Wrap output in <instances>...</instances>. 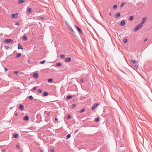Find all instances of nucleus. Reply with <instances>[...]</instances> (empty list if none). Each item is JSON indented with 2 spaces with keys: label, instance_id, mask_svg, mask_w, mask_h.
I'll use <instances>...</instances> for the list:
<instances>
[{
  "label": "nucleus",
  "instance_id": "39",
  "mask_svg": "<svg viewBox=\"0 0 152 152\" xmlns=\"http://www.w3.org/2000/svg\"><path fill=\"white\" fill-rule=\"evenodd\" d=\"M38 92L39 93H41L42 92V90L41 89H39L38 90Z\"/></svg>",
  "mask_w": 152,
  "mask_h": 152
},
{
  "label": "nucleus",
  "instance_id": "13",
  "mask_svg": "<svg viewBox=\"0 0 152 152\" xmlns=\"http://www.w3.org/2000/svg\"><path fill=\"white\" fill-rule=\"evenodd\" d=\"M24 108V106L22 104H21L19 106V109L20 110H22Z\"/></svg>",
  "mask_w": 152,
  "mask_h": 152
},
{
  "label": "nucleus",
  "instance_id": "49",
  "mask_svg": "<svg viewBox=\"0 0 152 152\" xmlns=\"http://www.w3.org/2000/svg\"><path fill=\"white\" fill-rule=\"evenodd\" d=\"M55 121H57L58 120V119L57 118H55Z\"/></svg>",
  "mask_w": 152,
  "mask_h": 152
},
{
  "label": "nucleus",
  "instance_id": "11",
  "mask_svg": "<svg viewBox=\"0 0 152 152\" xmlns=\"http://www.w3.org/2000/svg\"><path fill=\"white\" fill-rule=\"evenodd\" d=\"M25 0H19L18 1V4H22L23 2L25 1Z\"/></svg>",
  "mask_w": 152,
  "mask_h": 152
},
{
  "label": "nucleus",
  "instance_id": "24",
  "mask_svg": "<svg viewBox=\"0 0 152 152\" xmlns=\"http://www.w3.org/2000/svg\"><path fill=\"white\" fill-rule=\"evenodd\" d=\"M71 137V134H68L67 136L66 137V139H68Z\"/></svg>",
  "mask_w": 152,
  "mask_h": 152
},
{
  "label": "nucleus",
  "instance_id": "21",
  "mask_svg": "<svg viewBox=\"0 0 152 152\" xmlns=\"http://www.w3.org/2000/svg\"><path fill=\"white\" fill-rule=\"evenodd\" d=\"M76 106V105L75 104H72L71 106L72 108L73 109V108H75V107Z\"/></svg>",
  "mask_w": 152,
  "mask_h": 152
},
{
  "label": "nucleus",
  "instance_id": "53",
  "mask_svg": "<svg viewBox=\"0 0 152 152\" xmlns=\"http://www.w3.org/2000/svg\"><path fill=\"white\" fill-rule=\"evenodd\" d=\"M15 115L16 116H17L18 115V114L17 113H16L15 114Z\"/></svg>",
  "mask_w": 152,
  "mask_h": 152
},
{
  "label": "nucleus",
  "instance_id": "2",
  "mask_svg": "<svg viewBox=\"0 0 152 152\" xmlns=\"http://www.w3.org/2000/svg\"><path fill=\"white\" fill-rule=\"evenodd\" d=\"M142 25H141L140 23L138 25L137 27L134 28V31H136L139 29L142 26Z\"/></svg>",
  "mask_w": 152,
  "mask_h": 152
},
{
  "label": "nucleus",
  "instance_id": "3",
  "mask_svg": "<svg viewBox=\"0 0 152 152\" xmlns=\"http://www.w3.org/2000/svg\"><path fill=\"white\" fill-rule=\"evenodd\" d=\"M75 27L76 28L77 30L78 31V32L82 34V31L81 29L78 26H75Z\"/></svg>",
  "mask_w": 152,
  "mask_h": 152
},
{
  "label": "nucleus",
  "instance_id": "35",
  "mask_svg": "<svg viewBox=\"0 0 152 152\" xmlns=\"http://www.w3.org/2000/svg\"><path fill=\"white\" fill-rule=\"evenodd\" d=\"M68 27L71 29V31L75 33L74 31H73L72 28H71V27H70V26L69 25H68Z\"/></svg>",
  "mask_w": 152,
  "mask_h": 152
},
{
  "label": "nucleus",
  "instance_id": "41",
  "mask_svg": "<svg viewBox=\"0 0 152 152\" xmlns=\"http://www.w3.org/2000/svg\"><path fill=\"white\" fill-rule=\"evenodd\" d=\"M20 146L19 145H16V148L18 149H19Z\"/></svg>",
  "mask_w": 152,
  "mask_h": 152
},
{
  "label": "nucleus",
  "instance_id": "4",
  "mask_svg": "<svg viewBox=\"0 0 152 152\" xmlns=\"http://www.w3.org/2000/svg\"><path fill=\"white\" fill-rule=\"evenodd\" d=\"M18 14L17 13L15 14H12L11 15V18H18Z\"/></svg>",
  "mask_w": 152,
  "mask_h": 152
},
{
  "label": "nucleus",
  "instance_id": "47",
  "mask_svg": "<svg viewBox=\"0 0 152 152\" xmlns=\"http://www.w3.org/2000/svg\"><path fill=\"white\" fill-rule=\"evenodd\" d=\"M148 39V38H146L144 39V41L145 42H146L147 41Z\"/></svg>",
  "mask_w": 152,
  "mask_h": 152
},
{
  "label": "nucleus",
  "instance_id": "26",
  "mask_svg": "<svg viewBox=\"0 0 152 152\" xmlns=\"http://www.w3.org/2000/svg\"><path fill=\"white\" fill-rule=\"evenodd\" d=\"M134 17L133 16H131L129 18V20H132L133 19Z\"/></svg>",
  "mask_w": 152,
  "mask_h": 152
},
{
  "label": "nucleus",
  "instance_id": "44",
  "mask_svg": "<svg viewBox=\"0 0 152 152\" xmlns=\"http://www.w3.org/2000/svg\"><path fill=\"white\" fill-rule=\"evenodd\" d=\"M19 24V23L18 22H16L15 23V25H18Z\"/></svg>",
  "mask_w": 152,
  "mask_h": 152
},
{
  "label": "nucleus",
  "instance_id": "48",
  "mask_svg": "<svg viewBox=\"0 0 152 152\" xmlns=\"http://www.w3.org/2000/svg\"><path fill=\"white\" fill-rule=\"evenodd\" d=\"M66 24L67 25V26H68V25H69L68 22H66Z\"/></svg>",
  "mask_w": 152,
  "mask_h": 152
},
{
  "label": "nucleus",
  "instance_id": "45",
  "mask_svg": "<svg viewBox=\"0 0 152 152\" xmlns=\"http://www.w3.org/2000/svg\"><path fill=\"white\" fill-rule=\"evenodd\" d=\"M50 151L52 152H53L54 151V150L53 149H51Z\"/></svg>",
  "mask_w": 152,
  "mask_h": 152
},
{
  "label": "nucleus",
  "instance_id": "8",
  "mask_svg": "<svg viewBox=\"0 0 152 152\" xmlns=\"http://www.w3.org/2000/svg\"><path fill=\"white\" fill-rule=\"evenodd\" d=\"M125 24V21L124 20H122L120 23V25L121 26H124Z\"/></svg>",
  "mask_w": 152,
  "mask_h": 152
},
{
  "label": "nucleus",
  "instance_id": "14",
  "mask_svg": "<svg viewBox=\"0 0 152 152\" xmlns=\"http://www.w3.org/2000/svg\"><path fill=\"white\" fill-rule=\"evenodd\" d=\"M28 12L29 13H32V9L30 8H28Z\"/></svg>",
  "mask_w": 152,
  "mask_h": 152
},
{
  "label": "nucleus",
  "instance_id": "55",
  "mask_svg": "<svg viewBox=\"0 0 152 152\" xmlns=\"http://www.w3.org/2000/svg\"><path fill=\"white\" fill-rule=\"evenodd\" d=\"M40 151H41V152H42V150H40Z\"/></svg>",
  "mask_w": 152,
  "mask_h": 152
},
{
  "label": "nucleus",
  "instance_id": "5",
  "mask_svg": "<svg viewBox=\"0 0 152 152\" xmlns=\"http://www.w3.org/2000/svg\"><path fill=\"white\" fill-rule=\"evenodd\" d=\"M71 61V58L69 57H67L65 58V61L66 62H69Z\"/></svg>",
  "mask_w": 152,
  "mask_h": 152
},
{
  "label": "nucleus",
  "instance_id": "6",
  "mask_svg": "<svg viewBox=\"0 0 152 152\" xmlns=\"http://www.w3.org/2000/svg\"><path fill=\"white\" fill-rule=\"evenodd\" d=\"M99 105V104L96 103L94 104L92 106V110L94 109L96 107Z\"/></svg>",
  "mask_w": 152,
  "mask_h": 152
},
{
  "label": "nucleus",
  "instance_id": "36",
  "mask_svg": "<svg viewBox=\"0 0 152 152\" xmlns=\"http://www.w3.org/2000/svg\"><path fill=\"white\" fill-rule=\"evenodd\" d=\"M37 88V87L35 86L32 89L33 91L35 90Z\"/></svg>",
  "mask_w": 152,
  "mask_h": 152
},
{
  "label": "nucleus",
  "instance_id": "52",
  "mask_svg": "<svg viewBox=\"0 0 152 152\" xmlns=\"http://www.w3.org/2000/svg\"><path fill=\"white\" fill-rule=\"evenodd\" d=\"M41 18V19H44V17H41V18Z\"/></svg>",
  "mask_w": 152,
  "mask_h": 152
},
{
  "label": "nucleus",
  "instance_id": "40",
  "mask_svg": "<svg viewBox=\"0 0 152 152\" xmlns=\"http://www.w3.org/2000/svg\"><path fill=\"white\" fill-rule=\"evenodd\" d=\"M138 63L136 64H135V65H134V67L136 68H137L138 66Z\"/></svg>",
  "mask_w": 152,
  "mask_h": 152
},
{
  "label": "nucleus",
  "instance_id": "38",
  "mask_svg": "<svg viewBox=\"0 0 152 152\" xmlns=\"http://www.w3.org/2000/svg\"><path fill=\"white\" fill-rule=\"evenodd\" d=\"M71 118V115H67V118L68 119H70Z\"/></svg>",
  "mask_w": 152,
  "mask_h": 152
},
{
  "label": "nucleus",
  "instance_id": "30",
  "mask_svg": "<svg viewBox=\"0 0 152 152\" xmlns=\"http://www.w3.org/2000/svg\"><path fill=\"white\" fill-rule=\"evenodd\" d=\"M28 98L31 100H32L33 99V97L32 96H29Z\"/></svg>",
  "mask_w": 152,
  "mask_h": 152
},
{
  "label": "nucleus",
  "instance_id": "33",
  "mask_svg": "<svg viewBox=\"0 0 152 152\" xmlns=\"http://www.w3.org/2000/svg\"><path fill=\"white\" fill-rule=\"evenodd\" d=\"M48 81L49 82H52L53 80L51 78H50L48 79Z\"/></svg>",
  "mask_w": 152,
  "mask_h": 152
},
{
  "label": "nucleus",
  "instance_id": "22",
  "mask_svg": "<svg viewBox=\"0 0 152 152\" xmlns=\"http://www.w3.org/2000/svg\"><path fill=\"white\" fill-rule=\"evenodd\" d=\"M27 38L26 36H24L23 37V39L25 40L26 41L27 40Z\"/></svg>",
  "mask_w": 152,
  "mask_h": 152
},
{
  "label": "nucleus",
  "instance_id": "17",
  "mask_svg": "<svg viewBox=\"0 0 152 152\" xmlns=\"http://www.w3.org/2000/svg\"><path fill=\"white\" fill-rule=\"evenodd\" d=\"M72 97V96L71 95H68L67 96L66 98L68 99H71Z\"/></svg>",
  "mask_w": 152,
  "mask_h": 152
},
{
  "label": "nucleus",
  "instance_id": "28",
  "mask_svg": "<svg viewBox=\"0 0 152 152\" xmlns=\"http://www.w3.org/2000/svg\"><path fill=\"white\" fill-rule=\"evenodd\" d=\"M60 57L62 58H64L65 57V56L64 55H61Z\"/></svg>",
  "mask_w": 152,
  "mask_h": 152
},
{
  "label": "nucleus",
  "instance_id": "1",
  "mask_svg": "<svg viewBox=\"0 0 152 152\" xmlns=\"http://www.w3.org/2000/svg\"><path fill=\"white\" fill-rule=\"evenodd\" d=\"M13 42V40L11 39H7L4 40V42L5 43H12Z\"/></svg>",
  "mask_w": 152,
  "mask_h": 152
},
{
  "label": "nucleus",
  "instance_id": "9",
  "mask_svg": "<svg viewBox=\"0 0 152 152\" xmlns=\"http://www.w3.org/2000/svg\"><path fill=\"white\" fill-rule=\"evenodd\" d=\"M29 117L28 116H25L23 118V119L26 121H27L28 120Z\"/></svg>",
  "mask_w": 152,
  "mask_h": 152
},
{
  "label": "nucleus",
  "instance_id": "43",
  "mask_svg": "<svg viewBox=\"0 0 152 152\" xmlns=\"http://www.w3.org/2000/svg\"><path fill=\"white\" fill-rule=\"evenodd\" d=\"M124 3H122L121 4V7H122L124 5Z\"/></svg>",
  "mask_w": 152,
  "mask_h": 152
},
{
  "label": "nucleus",
  "instance_id": "27",
  "mask_svg": "<svg viewBox=\"0 0 152 152\" xmlns=\"http://www.w3.org/2000/svg\"><path fill=\"white\" fill-rule=\"evenodd\" d=\"M99 117H98L97 118H96L95 119V121L96 122H98L99 121Z\"/></svg>",
  "mask_w": 152,
  "mask_h": 152
},
{
  "label": "nucleus",
  "instance_id": "19",
  "mask_svg": "<svg viewBox=\"0 0 152 152\" xmlns=\"http://www.w3.org/2000/svg\"><path fill=\"white\" fill-rule=\"evenodd\" d=\"M21 54L20 53H18L16 56V58H18L21 56Z\"/></svg>",
  "mask_w": 152,
  "mask_h": 152
},
{
  "label": "nucleus",
  "instance_id": "7",
  "mask_svg": "<svg viewBox=\"0 0 152 152\" xmlns=\"http://www.w3.org/2000/svg\"><path fill=\"white\" fill-rule=\"evenodd\" d=\"M147 19V18L146 17H145L142 19V21L140 23L142 25L146 21Z\"/></svg>",
  "mask_w": 152,
  "mask_h": 152
},
{
  "label": "nucleus",
  "instance_id": "54",
  "mask_svg": "<svg viewBox=\"0 0 152 152\" xmlns=\"http://www.w3.org/2000/svg\"><path fill=\"white\" fill-rule=\"evenodd\" d=\"M28 62H30V60H28Z\"/></svg>",
  "mask_w": 152,
  "mask_h": 152
},
{
  "label": "nucleus",
  "instance_id": "37",
  "mask_svg": "<svg viewBox=\"0 0 152 152\" xmlns=\"http://www.w3.org/2000/svg\"><path fill=\"white\" fill-rule=\"evenodd\" d=\"M14 73L16 74V75H18V71H14Z\"/></svg>",
  "mask_w": 152,
  "mask_h": 152
},
{
  "label": "nucleus",
  "instance_id": "15",
  "mask_svg": "<svg viewBox=\"0 0 152 152\" xmlns=\"http://www.w3.org/2000/svg\"><path fill=\"white\" fill-rule=\"evenodd\" d=\"M33 76L34 77H38V75L37 73H36L33 74Z\"/></svg>",
  "mask_w": 152,
  "mask_h": 152
},
{
  "label": "nucleus",
  "instance_id": "50",
  "mask_svg": "<svg viewBox=\"0 0 152 152\" xmlns=\"http://www.w3.org/2000/svg\"><path fill=\"white\" fill-rule=\"evenodd\" d=\"M5 151V149H3L2 150V151H3V152H4Z\"/></svg>",
  "mask_w": 152,
  "mask_h": 152
},
{
  "label": "nucleus",
  "instance_id": "20",
  "mask_svg": "<svg viewBox=\"0 0 152 152\" xmlns=\"http://www.w3.org/2000/svg\"><path fill=\"white\" fill-rule=\"evenodd\" d=\"M56 64L57 66H60L61 65V64L60 63H57Z\"/></svg>",
  "mask_w": 152,
  "mask_h": 152
},
{
  "label": "nucleus",
  "instance_id": "31",
  "mask_svg": "<svg viewBox=\"0 0 152 152\" xmlns=\"http://www.w3.org/2000/svg\"><path fill=\"white\" fill-rule=\"evenodd\" d=\"M127 42V38H126L124 39V43H126Z\"/></svg>",
  "mask_w": 152,
  "mask_h": 152
},
{
  "label": "nucleus",
  "instance_id": "51",
  "mask_svg": "<svg viewBox=\"0 0 152 152\" xmlns=\"http://www.w3.org/2000/svg\"><path fill=\"white\" fill-rule=\"evenodd\" d=\"M109 15H110V16L111 15H112V13H111V12H110V13H109Z\"/></svg>",
  "mask_w": 152,
  "mask_h": 152
},
{
  "label": "nucleus",
  "instance_id": "12",
  "mask_svg": "<svg viewBox=\"0 0 152 152\" xmlns=\"http://www.w3.org/2000/svg\"><path fill=\"white\" fill-rule=\"evenodd\" d=\"M18 49H23V47L20 44H18Z\"/></svg>",
  "mask_w": 152,
  "mask_h": 152
},
{
  "label": "nucleus",
  "instance_id": "25",
  "mask_svg": "<svg viewBox=\"0 0 152 152\" xmlns=\"http://www.w3.org/2000/svg\"><path fill=\"white\" fill-rule=\"evenodd\" d=\"M45 61H46L45 60H43V61H41L40 62L39 64H44L45 62Z\"/></svg>",
  "mask_w": 152,
  "mask_h": 152
},
{
  "label": "nucleus",
  "instance_id": "32",
  "mask_svg": "<svg viewBox=\"0 0 152 152\" xmlns=\"http://www.w3.org/2000/svg\"><path fill=\"white\" fill-rule=\"evenodd\" d=\"M84 110H85V109H84V108L82 110H80V113H82L84 112Z\"/></svg>",
  "mask_w": 152,
  "mask_h": 152
},
{
  "label": "nucleus",
  "instance_id": "34",
  "mask_svg": "<svg viewBox=\"0 0 152 152\" xmlns=\"http://www.w3.org/2000/svg\"><path fill=\"white\" fill-rule=\"evenodd\" d=\"M117 5H114L113 6V9H116L117 8Z\"/></svg>",
  "mask_w": 152,
  "mask_h": 152
},
{
  "label": "nucleus",
  "instance_id": "46",
  "mask_svg": "<svg viewBox=\"0 0 152 152\" xmlns=\"http://www.w3.org/2000/svg\"><path fill=\"white\" fill-rule=\"evenodd\" d=\"M4 70H5V72H6L7 70L8 69H7V68H5Z\"/></svg>",
  "mask_w": 152,
  "mask_h": 152
},
{
  "label": "nucleus",
  "instance_id": "42",
  "mask_svg": "<svg viewBox=\"0 0 152 152\" xmlns=\"http://www.w3.org/2000/svg\"><path fill=\"white\" fill-rule=\"evenodd\" d=\"M80 82H81V83H83V79H81L80 80Z\"/></svg>",
  "mask_w": 152,
  "mask_h": 152
},
{
  "label": "nucleus",
  "instance_id": "23",
  "mask_svg": "<svg viewBox=\"0 0 152 152\" xmlns=\"http://www.w3.org/2000/svg\"><path fill=\"white\" fill-rule=\"evenodd\" d=\"M131 61L132 62V63L133 64H136L137 63L136 62V61L135 60H131Z\"/></svg>",
  "mask_w": 152,
  "mask_h": 152
},
{
  "label": "nucleus",
  "instance_id": "18",
  "mask_svg": "<svg viewBox=\"0 0 152 152\" xmlns=\"http://www.w3.org/2000/svg\"><path fill=\"white\" fill-rule=\"evenodd\" d=\"M13 137L15 138H17L18 137V134H13Z\"/></svg>",
  "mask_w": 152,
  "mask_h": 152
},
{
  "label": "nucleus",
  "instance_id": "10",
  "mask_svg": "<svg viewBox=\"0 0 152 152\" xmlns=\"http://www.w3.org/2000/svg\"><path fill=\"white\" fill-rule=\"evenodd\" d=\"M120 16V13L119 12L117 13L116 15H115V18H117Z\"/></svg>",
  "mask_w": 152,
  "mask_h": 152
},
{
  "label": "nucleus",
  "instance_id": "29",
  "mask_svg": "<svg viewBox=\"0 0 152 152\" xmlns=\"http://www.w3.org/2000/svg\"><path fill=\"white\" fill-rule=\"evenodd\" d=\"M4 48L6 49H8L10 48V47L8 45L4 46Z\"/></svg>",
  "mask_w": 152,
  "mask_h": 152
},
{
  "label": "nucleus",
  "instance_id": "16",
  "mask_svg": "<svg viewBox=\"0 0 152 152\" xmlns=\"http://www.w3.org/2000/svg\"><path fill=\"white\" fill-rule=\"evenodd\" d=\"M43 95L45 96H47L48 95V93L46 91H45L43 93Z\"/></svg>",
  "mask_w": 152,
  "mask_h": 152
}]
</instances>
